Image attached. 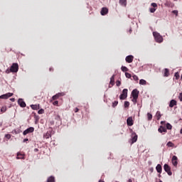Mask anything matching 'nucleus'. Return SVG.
<instances>
[{
  "label": "nucleus",
  "instance_id": "1",
  "mask_svg": "<svg viewBox=\"0 0 182 182\" xmlns=\"http://www.w3.org/2000/svg\"><path fill=\"white\" fill-rule=\"evenodd\" d=\"M154 39L156 41V42H157V43H161L164 41L163 39V36H161V35H160V33H159L158 32L154 31L153 33Z\"/></svg>",
  "mask_w": 182,
  "mask_h": 182
},
{
  "label": "nucleus",
  "instance_id": "2",
  "mask_svg": "<svg viewBox=\"0 0 182 182\" xmlns=\"http://www.w3.org/2000/svg\"><path fill=\"white\" fill-rule=\"evenodd\" d=\"M18 70H19V65L16 63H13L10 68V71L12 73H16Z\"/></svg>",
  "mask_w": 182,
  "mask_h": 182
},
{
  "label": "nucleus",
  "instance_id": "3",
  "mask_svg": "<svg viewBox=\"0 0 182 182\" xmlns=\"http://www.w3.org/2000/svg\"><path fill=\"white\" fill-rule=\"evenodd\" d=\"M62 96H65L64 92H59V93H57L56 95H53L50 101V103H53V100H58V99H59L60 97H62Z\"/></svg>",
  "mask_w": 182,
  "mask_h": 182
},
{
  "label": "nucleus",
  "instance_id": "4",
  "mask_svg": "<svg viewBox=\"0 0 182 182\" xmlns=\"http://www.w3.org/2000/svg\"><path fill=\"white\" fill-rule=\"evenodd\" d=\"M164 169L165 170L166 173H167L168 176H172L173 173L171 172V168L168 164H165L164 166Z\"/></svg>",
  "mask_w": 182,
  "mask_h": 182
},
{
  "label": "nucleus",
  "instance_id": "5",
  "mask_svg": "<svg viewBox=\"0 0 182 182\" xmlns=\"http://www.w3.org/2000/svg\"><path fill=\"white\" fill-rule=\"evenodd\" d=\"M127 92H128L127 89H124L122 90V93L119 96L120 100H124L127 99Z\"/></svg>",
  "mask_w": 182,
  "mask_h": 182
},
{
  "label": "nucleus",
  "instance_id": "6",
  "mask_svg": "<svg viewBox=\"0 0 182 182\" xmlns=\"http://www.w3.org/2000/svg\"><path fill=\"white\" fill-rule=\"evenodd\" d=\"M33 132H35V128L31 127L26 129L25 131H23V136H26V134H29V133H33Z\"/></svg>",
  "mask_w": 182,
  "mask_h": 182
},
{
  "label": "nucleus",
  "instance_id": "7",
  "mask_svg": "<svg viewBox=\"0 0 182 182\" xmlns=\"http://www.w3.org/2000/svg\"><path fill=\"white\" fill-rule=\"evenodd\" d=\"M12 96H14V93L8 92L1 95L0 99H9V97H12Z\"/></svg>",
  "mask_w": 182,
  "mask_h": 182
},
{
  "label": "nucleus",
  "instance_id": "8",
  "mask_svg": "<svg viewBox=\"0 0 182 182\" xmlns=\"http://www.w3.org/2000/svg\"><path fill=\"white\" fill-rule=\"evenodd\" d=\"M172 164L174 167H177V164H178V158L176 156H173L171 159Z\"/></svg>",
  "mask_w": 182,
  "mask_h": 182
},
{
  "label": "nucleus",
  "instance_id": "9",
  "mask_svg": "<svg viewBox=\"0 0 182 182\" xmlns=\"http://www.w3.org/2000/svg\"><path fill=\"white\" fill-rule=\"evenodd\" d=\"M100 14L102 16H105V15H107L109 14V9L107 7H103L101 9Z\"/></svg>",
  "mask_w": 182,
  "mask_h": 182
},
{
  "label": "nucleus",
  "instance_id": "10",
  "mask_svg": "<svg viewBox=\"0 0 182 182\" xmlns=\"http://www.w3.org/2000/svg\"><path fill=\"white\" fill-rule=\"evenodd\" d=\"M151 6H153L154 8L149 9V11H150L151 14H154L157 9H156V8H157V4L151 3Z\"/></svg>",
  "mask_w": 182,
  "mask_h": 182
},
{
  "label": "nucleus",
  "instance_id": "11",
  "mask_svg": "<svg viewBox=\"0 0 182 182\" xmlns=\"http://www.w3.org/2000/svg\"><path fill=\"white\" fill-rule=\"evenodd\" d=\"M164 77H168L170 76V70L168 68H165L163 70Z\"/></svg>",
  "mask_w": 182,
  "mask_h": 182
},
{
  "label": "nucleus",
  "instance_id": "12",
  "mask_svg": "<svg viewBox=\"0 0 182 182\" xmlns=\"http://www.w3.org/2000/svg\"><path fill=\"white\" fill-rule=\"evenodd\" d=\"M16 159L17 160H19V159L25 160V154H22L21 152H18Z\"/></svg>",
  "mask_w": 182,
  "mask_h": 182
},
{
  "label": "nucleus",
  "instance_id": "13",
  "mask_svg": "<svg viewBox=\"0 0 182 182\" xmlns=\"http://www.w3.org/2000/svg\"><path fill=\"white\" fill-rule=\"evenodd\" d=\"M133 59H134L133 55H128L126 57L125 60L127 63H132V62H133Z\"/></svg>",
  "mask_w": 182,
  "mask_h": 182
},
{
  "label": "nucleus",
  "instance_id": "14",
  "mask_svg": "<svg viewBox=\"0 0 182 182\" xmlns=\"http://www.w3.org/2000/svg\"><path fill=\"white\" fill-rule=\"evenodd\" d=\"M127 126H133L134 122H133V117H129L127 119Z\"/></svg>",
  "mask_w": 182,
  "mask_h": 182
},
{
  "label": "nucleus",
  "instance_id": "15",
  "mask_svg": "<svg viewBox=\"0 0 182 182\" xmlns=\"http://www.w3.org/2000/svg\"><path fill=\"white\" fill-rule=\"evenodd\" d=\"M18 105H19V106H20L21 107H26V103H25V102H23V100H22V99H18Z\"/></svg>",
  "mask_w": 182,
  "mask_h": 182
},
{
  "label": "nucleus",
  "instance_id": "16",
  "mask_svg": "<svg viewBox=\"0 0 182 182\" xmlns=\"http://www.w3.org/2000/svg\"><path fill=\"white\" fill-rule=\"evenodd\" d=\"M30 107L33 110H39V109H41V105H39V104H38V105H30Z\"/></svg>",
  "mask_w": 182,
  "mask_h": 182
},
{
  "label": "nucleus",
  "instance_id": "17",
  "mask_svg": "<svg viewBox=\"0 0 182 182\" xmlns=\"http://www.w3.org/2000/svg\"><path fill=\"white\" fill-rule=\"evenodd\" d=\"M139 90H132V97H136V98H139Z\"/></svg>",
  "mask_w": 182,
  "mask_h": 182
},
{
  "label": "nucleus",
  "instance_id": "18",
  "mask_svg": "<svg viewBox=\"0 0 182 182\" xmlns=\"http://www.w3.org/2000/svg\"><path fill=\"white\" fill-rule=\"evenodd\" d=\"M158 132L159 133H167V129H166V127L161 126L159 129H158Z\"/></svg>",
  "mask_w": 182,
  "mask_h": 182
},
{
  "label": "nucleus",
  "instance_id": "19",
  "mask_svg": "<svg viewBox=\"0 0 182 182\" xmlns=\"http://www.w3.org/2000/svg\"><path fill=\"white\" fill-rule=\"evenodd\" d=\"M174 106H177V101L172 100L170 101L169 107H174Z\"/></svg>",
  "mask_w": 182,
  "mask_h": 182
},
{
  "label": "nucleus",
  "instance_id": "20",
  "mask_svg": "<svg viewBox=\"0 0 182 182\" xmlns=\"http://www.w3.org/2000/svg\"><path fill=\"white\" fill-rule=\"evenodd\" d=\"M156 171L161 174L163 168H161V165L158 164L156 167Z\"/></svg>",
  "mask_w": 182,
  "mask_h": 182
},
{
  "label": "nucleus",
  "instance_id": "21",
  "mask_svg": "<svg viewBox=\"0 0 182 182\" xmlns=\"http://www.w3.org/2000/svg\"><path fill=\"white\" fill-rule=\"evenodd\" d=\"M119 4L122 6H126L127 5V0H119Z\"/></svg>",
  "mask_w": 182,
  "mask_h": 182
},
{
  "label": "nucleus",
  "instance_id": "22",
  "mask_svg": "<svg viewBox=\"0 0 182 182\" xmlns=\"http://www.w3.org/2000/svg\"><path fill=\"white\" fill-rule=\"evenodd\" d=\"M109 85L113 86L114 85V75H113L110 78Z\"/></svg>",
  "mask_w": 182,
  "mask_h": 182
},
{
  "label": "nucleus",
  "instance_id": "23",
  "mask_svg": "<svg viewBox=\"0 0 182 182\" xmlns=\"http://www.w3.org/2000/svg\"><path fill=\"white\" fill-rule=\"evenodd\" d=\"M51 134H50V132H47L46 134H45L43 135V138L44 139H49V137H51Z\"/></svg>",
  "mask_w": 182,
  "mask_h": 182
},
{
  "label": "nucleus",
  "instance_id": "24",
  "mask_svg": "<svg viewBox=\"0 0 182 182\" xmlns=\"http://www.w3.org/2000/svg\"><path fill=\"white\" fill-rule=\"evenodd\" d=\"M47 182H55V177L53 176H50Z\"/></svg>",
  "mask_w": 182,
  "mask_h": 182
},
{
  "label": "nucleus",
  "instance_id": "25",
  "mask_svg": "<svg viewBox=\"0 0 182 182\" xmlns=\"http://www.w3.org/2000/svg\"><path fill=\"white\" fill-rule=\"evenodd\" d=\"M121 70H122V72H129V68H127V67L122 66L121 68Z\"/></svg>",
  "mask_w": 182,
  "mask_h": 182
},
{
  "label": "nucleus",
  "instance_id": "26",
  "mask_svg": "<svg viewBox=\"0 0 182 182\" xmlns=\"http://www.w3.org/2000/svg\"><path fill=\"white\" fill-rule=\"evenodd\" d=\"M166 146H168V147H174V144L171 141H168Z\"/></svg>",
  "mask_w": 182,
  "mask_h": 182
},
{
  "label": "nucleus",
  "instance_id": "27",
  "mask_svg": "<svg viewBox=\"0 0 182 182\" xmlns=\"http://www.w3.org/2000/svg\"><path fill=\"white\" fill-rule=\"evenodd\" d=\"M176 80H178V79H180V73L178 72L176 73L174 75Z\"/></svg>",
  "mask_w": 182,
  "mask_h": 182
},
{
  "label": "nucleus",
  "instance_id": "28",
  "mask_svg": "<svg viewBox=\"0 0 182 182\" xmlns=\"http://www.w3.org/2000/svg\"><path fill=\"white\" fill-rule=\"evenodd\" d=\"M136 141H137V135L135 134L133 137H132V143H136Z\"/></svg>",
  "mask_w": 182,
  "mask_h": 182
},
{
  "label": "nucleus",
  "instance_id": "29",
  "mask_svg": "<svg viewBox=\"0 0 182 182\" xmlns=\"http://www.w3.org/2000/svg\"><path fill=\"white\" fill-rule=\"evenodd\" d=\"M172 128H173V126H171V125L170 124V123H167V124H166V129H167L168 130H171Z\"/></svg>",
  "mask_w": 182,
  "mask_h": 182
},
{
  "label": "nucleus",
  "instance_id": "30",
  "mask_svg": "<svg viewBox=\"0 0 182 182\" xmlns=\"http://www.w3.org/2000/svg\"><path fill=\"white\" fill-rule=\"evenodd\" d=\"M156 117L158 118V120H160V118L161 117V114L160 113L159 111H157L156 112Z\"/></svg>",
  "mask_w": 182,
  "mask_h": 182
},
{
  "label": "nucleus",
  "instance_id": "31",
  "mask_svg": "<svg viewBox=\"0 0 182 182\" xmlns=\"http://www.w3.org/2000/svg\"><path fill=\"white\" fill-rule=\"evenodd\" d=\"M147 117H148V120H151V119H153V115L148 112Z\"/></svg>",
  "mask_w": 182,
  "mask_h": 182
},
{
  "label": "nucleus",
  "instance_id": "32",
  "mask_svg": "<svg viewBox=\"0 0 182 182\" xmlns=\"http://www.w3.org/2000/svg\"><path fill=\"white\" fill-rule=\"evenodd\" d=\"M146 83H147V82H146L145 80H139V85H146Z\"/></svg>",
  "mask_w": 182,
  "mask_h": 182
},
{
  "label": "nucleus",
  "instance_id": "33",
  "mask_svg": "<svg viewBox=\"0 0 182 182\" xmlns=\"http://www.w3.org/2000/svg\"><path fill=\"white\" fill-rule=\"evenodd\" d=\"M117 105H119V101H114V102H112V107H116Z\"/></svg>",
  "mask_w": 182,
  "mask_h": 182
},
{
  "label": "nucleus",
  "instance_id": "34",
  "mask_svg": "<svg viewBox=\"0 0 182 182\" xmlns=\"http://www.w3.org/2000/svg\"><path fill=\"white\" fill-rule=\"evenodd\" d=\"M38 114H43V113H45V109H41L38 110Z\"/></svg>",
  "mask_w": 182,
  "mask_h": 182
},
{
  "label": "nucleus",
  "instance_id": "35",
  "mask_svg": "<svg viewBox=\"0 0 182 182\" xmlns=\"http://www.w3.org/2000/svg\"><path fill=\"white\" fill-rule=\"evenodd\" d=\"M133 99H132V102L134 103V105H136V103H137V97H132Z\"/></svg>",
  "mask_w": 182,
  "mask_h": 182
},
{
  "label": "nucleus",
  "instance_id": "36",
  "mask_svg": "<svg viewBox=\"0 0 182 182\" xmlns=\"http://www.w3.org/2000/svg\"><path fill=\"white\" fill-rule=\"evenodd\" d=\"M1 113H5V112H6V107H2L1 108Z\"/></svg>",
  "mask_w": 182,
  "mask_h": 182
},
{
  "label": "nucleus",
  "instance_id": "37",
  "mask_svg": "<svg viewBox=\"0 0 182 182\" xmlns=\"http://www.w3.org/2000/svg\"><path fill=\"white\" fill-rule=\"evenodd\" d=\"M125 76L126 77H127L128 79H130V77H132V74L129 73H125Z\"/></svg>",
  "mask_w": 182,
  "mask_h": 182
},
{
  "label": "nucleus",
  "instance_id": "38",
  "mask_svg": "<svg viewBox=\"0 0 182 182\" xmlns=\"http://www.w3.org/2000/svg\"><path fill=\"white\" fill-rule=\"evenodd\" d=\"M129 106H130V102H129L128 101H125L124 107H129Z\"/></svg>",
  "mask_w": 182,
  "mask_h": 182
},
{
  "label": "nucleus",
  "instance_id": "39",
  "mask_svg": "<svg viewBox=\"0 0 182 182\" xmlns=\"http://www.w3.org/2000/svg\"><path fill=\"white\" fill-rule=\"evenodd\" d=\"M53 106H58V105H59V101H58V100L54 101V102H53Z\"/></svg>",
  "mask_w": 182,
  "mask_h": 182
},
{
  "label": "nucleus",
  "instance_id": "40",
  "mask_svg": "<svg viewBox=\"0 0 182 182\" xmlns=\"http://www.w3.org/2000/svg\"><path fill=\"white\" fill-rule=\"evenodd\" d=\"M132 77H133L134 80H136V81L139 80V77H137V75H133Z\"/></svg>",
  "mask_w": 182,
  "mask_h": 182
},
{
  "label": "nucleus",
  "instance_id": "41",
  "mask_svg": "<svg viewBox=\"0 0 182 182\" xmlns=\"http://www.w3.org/2000/svg\"><path fill=\"white\" fill-rule=\"evenodd\" d=\"M5 137H6V139H8V140H9V139H11V134H6L5 135Z\"/></svg>",
  "mask_w": 182,
  "mask_h": 182
},
{
  "label": "nucleus",
  "instance_id": "42",
  "mask_svg": "<svg viewBox=\"0 0 182 182\" xmlns=\"http://www.w3.org/2000/svg\"><path fill=\"white\" fill-rule=\"evenodd\" d=\"M176 16L178 15V11L174 10L172 11Z\"/></svg>",
  "mask_w": 182,
  "mask_h": 182
},
{
  "label": "nucleus",
  "instance_id": "43",
  "mask_svg": "<svg viewBox=\"0 0 182 182\" xmlns=\"http://www.w3.org/2000/svg\"><path fill=\"white\" fill-rule=\"evenodd\" d=\"M116 85H117V86H120V85H122V82L120 81L117 80L116 82Z\"/></svg>",
  "mask_w": 182,
  "mask_h": 182
},
{
  "label": "nucleus",
  "instance_id": "44",
  "mask_svg": "<svg viewBox=\"0 0 182 182\" xmlns=\"http://www.w3.org/2000/svg\"><path fill=\"white\" fill-rule=\"evenodd\" d=\"M179 97L180 101L182 102V92H181L179 94V97Z\"/></svg>",
  "mask_w": 182,
  "mask_h": 182
},
{
  "label": "nucleus",
  "instance_id": "45",
  "mask_svg": "<svg viewBox=\"0 0 182 182\" xmlns=\"http://www.w3.org/2000/svg\"><path fill=\"white\" fill-rule=\"evenodd\" d=\"M74 112H75V113H77V112H79V108L75 107V108L74 109Z\"/></svg>",
  "mask_w": 182,
  "mask_h": 182
},
{
  "label": "nucleus",
  "instance_id": "46",
  "mask_svg": "<svg viewBox=\"0 0 182 182\" xmlns=\"http://www.w3.org/2000/svg\"><path fill=\"white\" fill-rule=\"evenodd\" d=\"M26 141H29V139H23V143H26Z\"/></svg>",
  "mask_w": 182,
  "mask_h": 182
},
{
  "label": "nucleus",
  "instance_id": "47",
  "mask_svg": "<svg viewBox=\"0 0 182 182\" xmlns=\"http://www.w3.org/2000/svg\"><path fill=\"white\" fill-rule=\"evenodd\" d=\"M6 73H7V74H8V73H11V70H8V69H7V70H6Z\"/></svg>",
  "mask_w": 182,
  "mask_h": 182
},
{
  "label": "nucleus",
  "instance_id": "48",
  "mask_svg": "<svg viewBox=\"0 0 182 182\" xmlns=\"http://www.w3.org/2000/svg\"><path fill=\"white\" fill-rule=\"evenodd\" d=\"M10 100H11V102H15V98H11Z\"/></svg>",
  "mask_w": 182,
  "mask_h": 182
},
{
  "label": "nucleus",
  "instance_id": "49",
  "mask_svg": "<svg viewBox=\"0 0 182 182\" xmlns=\"http://www.w3.org/2000/svg\"><path fill=\"white\" fill-rule=\"evenodd\" d=\"M49 70H50V72H52L53 70V68H50Z\"/></svg>",
  "mask_w": 182,
  "mask_h": 182
},
{
  "label": "nucleus",
  "instance_id": "50",
  "mask_svg": "<svg viewBox=\"0 0 182 182\" xmlns=\"http://www.w3.org/2000/svg\"><path fill=\"white\" fill-rule=\"evenodd\" d=\"M34 151H36H36H39V149H34Z\"/></svg>",
  "mask_w": 182,
  "mask_h": 182
},
{
  "label": "nucleus",
  "instance_id": "51",
  "mask_svg": "<svg viewBox=\"0 0 182 182\" xmlns=\"http://www.w3.org/2000/svg\"><path fill=\"white\" fill-rule=\"evenodd\" d=\"M128 182H133V181L132 179H129Z\"/></svg>",
  "mask_w": 182,
  "mask_h": 182
},
{
  "label": "nucleus",
  "instance_id": "52",
  "mask_svg": "<svg viewBox=\"0 0 182 182\" xmlns=\"http://www.w3.org/2000/svg\"><path fill=\"white\" fill-rule=\"evenodd\" d=\"M99 182H105L104 181L100 180Z\"/></svg>",
  "mask_w": 182,
  "mask_h": 182
},
{
  "label": "nucleus",
  "instance_id": "53",
  "mask_svg": "<svg viewBox=\"0 0 182 182\" xmlns=\"http://www.w3.org/2000/svg\"><path fill=\"white\" fill-rule=\"evenodd\" d=\"M159 177H161V175L159 174Z\"/></svg>",
  "mask_w": 182,
  "mask_h": 182
},
{
  "label": "nucleus",
  "instance_id": "54",
  "mask_svg": "<svg viewBox=\"0 0 182 182\" xmlns=\"http://www.w3.org/2000/svg\"><path fill=\"white\" fill-rule=\"evenodd\" d=\"M129 32H132V30H130Z\"/></svg>",
  "mask_w": 182,
  "mask_h": 182
}]
</instances>
